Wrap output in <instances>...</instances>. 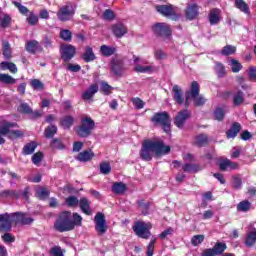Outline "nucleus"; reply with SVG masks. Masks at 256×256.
Segmentation results:
<instances>
[{
	"label": "nucleus",
	"instance_id": "obj_28",
	"mask_svg": "<svg viewBox=\"0 0 256 256\" xmlns=\"http://www.w3.org/2000/svg\"><path fill=\"white\" fill-rule=\"evenodd\" d=\"M127 191V185L123 182H116L112 185V192L116 195H123Z\"/></svg>",
	"mask_w": 256,
	"mask_h": 256
},
{
	"label": "nucleus",
	"instance_id": "obj_39",
	"mask_svg": "<svg viewBox=\"0 0 256 256\" xmlns=\"http://www.w3.org/2000/svg\"><path fill=\"white\" fill-rule=\"evenodd\" d=\"M212 249H214V253H216V256L222 255L227 249V244L223 242H217Z\"/></svg>",
	"mask_w": 256,
	"mask_h": 256
},
{
	"label": "nucleus",
	"instance_id": "obj_42",
	"mask_svg": "<svg viewBox=\"0 0 256 256\" xmlns=\"http://www.w3.org/2000/svg\"><path fill=\"white\" fill-rule=\"evenodd\" d=\"M2 51L5 59H11V44L5 40L2 42Z\"/></svg>",
	"mask_w": 256,
	"mask_h": 256
},
{
	"label": "nucleus",
	"instance_id": "obj_23",
	"mask_svg": "<svg viewBox=\"0 0 256 256\" xmlns=\"http://www.w3.org/2000/svg\"><path fill=\"white\" fill-rule=\"evenodd\" d=\"M26 51L34 55L36 51H43V47H41L37 40H32L26 43Z\"/></svg>",
	"mask_w": 256,
	"mask_h": 256
},
{
	"label": "nucleus",
	"instance_id": "obj_3",
	"mask_svg": "<svg viewBox=\"0 0 256 256\" xmlns=\"http://www.w3.org/2000/svg\"><path fill=\"white\" fill-rule=\"evenodd\" d=\"M71 212L64 211L60 213L56 222L54 223V229L59 233H65L67 231H73V223L71 222Z\"/></svg>",
	"mask_w": 256,
	"mask_h": 256
},
{
	"label": "nucleus",
	"instance_id": "obj_11",
	"mask_svg": "<svg viewBox=\"0 0 256 256\" xmlns=\"http://www.w3.org/2000/svg\"><path fill=\"white\" fill-rule=\"evenodd\" d=\"M94 223L98 235H105V233H107V221L105 220V215L103 213L99 212L96 214Z\"/></svg>",
	"mask_w": 256,
	"mask_h": 256
},
{
	"label": "nucleus",
	"instance_id": "obj_62",
	"mask_svg": "<svg viewBox=\"0 0 256 256\" xmlns=\"http://www.w3.org/2000/svg\"><path fill=\"white\" fill-rule=\"evenodd\" d=\"M154 57L155 59H158V60L167 59V53H165V51L161 49H158L154 52Z\"/></svg>",
	"mask_w": 256,
	"mask_h": 256
},
{
	"label": "nucleus",
	"instance_id": "obj_49",
	"mask_svg": "<svg viewBox=\"0 0 256 256\" xmlns=\"http://www.w3.org/2000/svg\"><path fill=\"white\" fill-rule=\"evenodd\" d=\"M100 173H102V175H109L111 173V164L102 162L100 164Z\"/></svg>",
	"mask_w": 256,
	"mask_h": 256
},
{
	"label": "nucleus",
	"instance_id": "obj_34",
	"mask_svg": "<svg viewBox=\"0 0 256 256\" xmlns=\"http://www.w3.org/2000/svg\"><path fill=\"white\" fill-rule=\"evenodd\" d=\"M230 67H231V71L232 73H239V71H241V69H243V65H241L237 59L235 58H231L230 59V63H229Z\"/></svg>",
	"mask_w": 256,
	"mask_h": 256
},
{
	"label": "nucleus",
	"instance_id": "obj_47",
	"mask_svg": "<svg viewBox=\"0 0 256 256\" xmlns=\"http://www.w3.org/2000/svg\"><path fill=\"white\" fill-rule=\"evenodd\" d=\"M36 195L39 199H47V197H49V190H47V188L39 187L36 189Z\"/></svg>",
	"mask_w": 256,
	"mask_h": 256
},
{
	"label": "nucleus",
	"instance_id": "obj_51",
	"mask_svg": "<svg viewBox=\"0 0 256 256\" xmlns=\"http://www.w3.org/2000/svg\"><path fill=\"white\" fill-rule=\"evenodd\" d=\"M14 6L19 10V13H21V15H29L31 13V11H29V9L25 6H23L21 3L19 2H13Z\"/></svg>",
	"mask_w": 256,
	"mask_h": 256
},
{
	"label": "nucleus",
	"instance_id": "obj_30",
	"mask_svg": "<svg viewBox=\"0 0 256 256\" xmlns=\"http://www.w3.org/2000/svg\"><path fill=\"white\" fill-rule=\"evenodd\" d=\"M0 83H4L6 85H15L17 80L9 74L0 73Z\"/></svg>",
	"mask_w": 256,
	"mask_h": 256
},
{
	"label": "nucleus",
	"instance_id": "obj_26",
	"mask_svg": "<svg viewBox=\"0 0 256 256\" xmlns=\"http://www.w3.org/2000/svg\"><path fill=\"white\" fill-rule=\"evenodd\" d=\"M95 157V154L91 150H85L83 152H80L77 156V160L81 162H87L91 161Z\"/></svg>",
	"mask_w": 256,
	"mask_h": 256
},
{
	"label": "nucleus",
	"instance_id": "obj_22",
	"mask_svg": "<svg viewBox=\"0 0 256 256\" xmlns=\"http://www.w3.org/2000/svg\"><path fill=\"white\" fill-rule=\"evenodd\" d=\"M239 131H241V124L234 122L231 128L226 132L227 139H235V137H237L239 134Z\"/></svg>",
	"mask_w": 256,
	"mask_h": 256
},
{
	"label": "nucleus",
	"instance_id": "obj_7",
	"mask_svg": "<svg viewBox=\"0 0 256 256\" xmlns=\"http://www.w3.org/2000/svg\"><path fill=\"white\" fill-rule=\"evenodd\" d=\"M33 221V218L27 216L25 213L16 212L8 214L9 231H11L13 223H15V225H19V223H22V225H31Z\"/></svg>",
	"mask_w": 256,
	"mask_h": 256
},
{
	"label": "nucleus",
	"instance_id": "obj_12",
	"mask_svg": "<svg viewBox=\"0 0 256 256\" xmlns=\"http://www.w3.org/2000/svg\"><path fill=\"white\" fill-rule=\"evenodd\" d=\"M153 31L162 39H169L171 37V28L166 23H156L153 26Z\"/></svg>",
	"mask_w": 256,
	"mask_h": 256
},
{
	"label": "nucleus",
	"instance_id": "obj_52",
	"mask_svg": "<svg viewBox=\"0 0 256 256\" xmlns=\"http://www.w3.org/2000/svg\"><path fill=\"white\" fill-rule=\"evenodd\" d=\"M50 147L52 149H65V144H63V142L57 138L53 139Z\"/></svg>",
	"mask_w": 256,
	"mask_h": 256
},
{
	"label": "nucleus",
	"instance_id": "obj_58",
	"mask_svg": "<svg viewBox=\"0 0 256 256\" xmlns=\"http://www.w3.org/2000/svg\"><path fill=\"white\" fill-rule=\"evenodd\" d=\"M101 91L104 93V95H111L113 88L107 82H101Z\"/></svg>",
	"mask_w": 256,
	"mask_h": 256
},
{
	"label": "nucleus",
	"instance_id": "obj_10",
	"mask_svg": "<svg viewBox=\"0 0 256 256\" xmlns=\"http://www.w3.org/2000/svg\"><path fill=\"white\" fill-rule=\"evenodd\" d=\"M156 11L160 13V15H163V17H167L173 21L179 19V15L175 12L173 5H158L156 6Z\"/></svg>",
	"mask_w": 256,
	"mask_h": 256
},
{
	"label": "nucleus",
	"instance_id": "obj_41",
	"mask_svg": "<svg viewBox=\"0 0 256 256\" xmlns=\"http://www.w3.org/2000/svg\"><path fill=\"white\" fill-rule=\"evenodd\" d=\"M35 149H37V143L30 142L24 146L23 153L24 155H31L32 153H35Z\"/></svg>",
	"mask_w": 256,
	"mask_h": 256
},
{
	"label": "nucleus",
	"instance_id": "obj_19",
	"mask_svg": "<svg viewBox=\"0 0 256 256\" xmlns=\"http://www.w3.org/2000/svg\"><path fill=\"white\" fill-rule=\"evenodd\" d=\"M97 91H99V86H97V84L90 85V87L83 92L82 99L84 101H90V99L95 97V93H97Z\"/></svg>",
	"mask_w": 256,
	"mask_h": 256
},
{
	"label": "nucleus",
	"instance_id": "obj_61",
	"mask_svg": "<svg viewBox=\"0 0 256 256\" xmlns=\"http://www.w3.org/2000/svg\"><path fill=\"white\" fill-rule=\"evenodd\" d=\"M243 92L239 91L234 95V105H241L243 103Z\"/></svg>",
	"mask_w": 256,
	"mask_h": 256
},
{
	"label": "nucleus",
	"instance_id": "obj_6",
	"mask_svg": "<svg viewBox=\"0 0 256 256\" xmlns=\"http://www.w3.org/2000/svg\"><path fill=\"white\" fill-rule=\"evenodd\" d=\"M132 229L137 237H140L141 239H149V237H151L153 224H151V222L137 221L134 223Z\"/></svg>",
	"mask_w": 256,
	"mask_h": 256
},
{
	"label": "nucleus",
	"instance_id": "obj_14",
	"mask_svg": "<svg viewBox=\"0 0 256 256\" xmlns=\"http://www.w3.org/2000/svg\"><path fill=\"white\" fill-rule=\"evenodd\" d=\"M189 117H191V112L189 110H181L174 118V125H176L178 129H183V126L185 125Z\"/></svg>",
	"mask_w": 256,
	"mask_h": 256
},
{
	"label": "nucleus",
	"instance_id": "obj_20",
	"mask_svg": "<svg viewBox=\"0 0 256 256\" xmlns=\"http://www.w3.org/2000/svg\"><path fill=\"white\" fill-rule=\"evenodd\" d=\"M112 33H114L115 37L121 38L127 35V27L121 23L114 24L112 26Z\"/></svg>",
	"mask_w": 256,
	"mask_h": 256
},
{
	"label": "nucleus",
	"instance_id": "obj_37",
	"mask_svg": "<svg viewBox=\"0 0 256 256\" xmlns=\"http://www.w3.org/2000/svg\"><path fill=\"white\" fill-rule=\"evenodd\" d=\"M83 59H84V61H86V63L95 61V53H93V48H91L89 46L86 48V51L83 55Z\"/></svg>",
	"mask_w": 256,
	"mask_h": 256
},
{
	"label": "nucleus",
	"instance_id": "obj_25",
	"mask_svg": "<svg viewBox=\"0 0 256 256\" xmlns=\"http://www.w3.org/2000/svg\"><path fill=\"white\" fill-rule=\"evenodd\" d=\"M112 71L115 75H123V60L119 58L113 59Z\"/></svg>",
	"mask_w": 256,
	"mask_h": 256
},
{
	"label": "nucleus",
	"instance_id": "obj_38",
	"mask_svg": "<svg viewBox=\"0 0 256 256\" xmlns=\"http://www.w3.org/2000/svg\"><path fill=\"white\" fill-rule=\"evenodd\" d=\"M250 209H251V202L247 200L241 201L237 205V211H240L242 213H247V211H250Z\"/></svg>",
	"mask_w": 256,
	"mask_h": 256
},
{
	"label": "nucleus",
	"instance_id": "obj_16",
	"mask_svg": "<svg viewBox=\"0 0 256 256\" xmlns=\"http://www.w3.org/2000/svg\"><path fill=\"white\" fill-rule=\"evenodd\" d=\"M208 19L210 25H218V23L221 22V19H223V17L221 16V10L217 8L211 9Z\"/></svg>",
	"mask_w": 256,
	"mask_h": 256
},
{
	"label": "nucleus",
	"instance_id": "obj_44",
	"mask_svg": "<svg viewBox=\"0 0 256 256\" xmlns=\"http://www.w3.org/2000/svg\"><path fill=\"white\" fill-rule=\"evenodd\" d=\"M235 51H237V48L235 46L227 45L223 47V49L221 50V55H224L225 57H227L229 55L235 54Z\"/></svg>",
	"mask_w": 256,
	"mask_h": 256
},
{
	"label": "nucleus",
	"instance_id": "obj_64",
	"mask_svg": "<svg viewBox=\"0 0 256 256\" xmlns=\"http://www.w3.org/2000/svg\"><path fill=\"white\" fill-rule=\"evenodd\" d=\"M250 81H256V68L255 66L249 67L247 70Z\"/></svg>",
	"mask_w": 256,
	"mask_h": 256
},
{
	"label": "nucleus",
	"instance_id": "obj_57",
	"mask_svg": "<svg viewBox=\"0 0 256 256\" xmlns=\"http://www.w3.org/2000/svg\"><path fill=\"white\" fill-rule=\"evenodd\" d=\"M103 19L105 21H113L115 19V13L111 9H107L103 13Z\"/></svg>",
	"mask_w": 256,
	"mask_h": 256
},
{
	"label": "nucleus",
	"instance_id": "obj_48",
	"mask_svg": "<svg viewBox=\"0 0 256 256\" xmlns=\"http://www.w3.org/2000/svg\"><path fill=\"white\" fill-rule=\"evenodd\" d=\"M215 72L217 73L218 77H225V66L221 64V62L215 63Z\"/></svg>",
	"mask_w": 256,
	"mask_h": 256
},
{
	"label": "nucleus",
	"instance_id": "obj_21",
	"mask_svg": "<svg viewBox=\"0 0 256 256\" xmlns=\"http://www.w3.org/2000/svg\"><path fill=\"white\" fill-rule=\"evenodd\" d=\"M9 213L0 214V233L9 232L10 224L8 223Z\"/></svg>",
	"mask_w": 256,
	"mask_h": 256
},
{
	"label": "nucleus",
	"instance_id": "obj_63",
	"mask_svg": "<svg viewBox=\"0 0 256 256\" xmlns=\"http://www.w3.org/2000/svg\"><path fill=\"white\" fill-rule=\"evenodd\" d=\"M42 159H43V153L41 152H37L32 156V162L34 163V165H39Z\"/></svg>",
	"mask_w": 256,
	"mask_h": 256
},
{
	"label": "nucleus",
	"instance_id": "obj_54",
	"mask_svg": "<svg viewBox=\"0 0 256 256\" xmlns=\"http://www.w3.org/2000/svg\"><path fill=\"white\" fill-rule=\"evenodd\" d=\"M203 241H205L204 235H195L191 239V243L194 247H197V245H201Z\"/></svg>",
	"mask_w": 256,
	"mask_h": 256
},
{
	"label": "nucleus",
	"instance_id": "obj_9",
	"mask_svg": "<svg viewBox=\"0 0 256 256\" xmlns=\"http://www.w3.org/2000/svg\"><path fill=\"white\" fill-rule=\"evenodd\" d=\"M73 15H75V8H73L72 4H66L60 7L57 12L59 21H71V19H73Z\"/></svg>",
	"mask_w": 256,
	"mask_h": 256
},
{
	"label": "nucleus",
	"instance_id": "obj_13",
	"mask_svg": "<svg viewBox=\"0 0 256 256\" xmlns=\"http://www.w3.org/2000/svg\"><path fill=\"white\" fill-rule=\"evenodd\" d=\"M61 57L65 63H69L74 57L76 53L75 46L70 44H64L60 48Z\"/></svg>",
	"mask_w": 256,
	"mask_h": 256
},
{
	"label": "nucleus",
	"instance_id": "obj_43",
	"mask_svg": "<svg viewBox=\"0 0 256 256\" xmlns=\"http://www.w3.org/2000/svg\"><path fill=\"white\" fill-rule=\"evenodd\" d=\"M67 207L75 208L79 205V199L77 196H69L65 199Z\"/></svg>",
	"mask_w": 256,
	"mask_h": 256
},
{
	"label": "nucleus",
	"instance_id": "obj_45",
	"mask_svg": "<svg viewBox=\"0 0 256 256\" xmlns=\"http://www.w3.org/2000/svg\"><path fill=\"white\" fill-rule=\"evenodd\" d=\"M10 23H11V16L3 12L1 15L0 26L5 29L6 27H9Z\"/></svg>",
	"mask_w": 256,
	"mask_h": 256
},
{
	"label": "nucleus",
	"instance_id": "obj_24",
	"mask_svg": "<svg viewBox=\"0 0 256 256\" xmlns=\"http://www.w3.org/2000/svg\"><path fill=\"white\" fill-rule=\"evenodd\" d=\"M246 247H253L256 243V228H253L251 231L247 232L245 241Z\"/></svg>",
	"mask_w": 256,
	"mask_h": 256
},
{
	"label": "nucleus",
	"instance_id": "obj_55",
	"mask_svg": "<svg viewBox=\"0 0 256 256\" xmlns=\"http://www.w3.org/2000/svg\"><path fill=\"white\" fill-rule=\"evenodd\" d=\"M3 197H10L11 199H17L19 197V192L15 190H4L2 192Z\"/></svg>",
	"mask_w": 256,
	"mask_h": 256
},
{
	"label": "nucleus",
	"instance_id": "obj_53",
	"mask_svg": "<svg viewBox=\"0 0 256 256\" xmlns=\"http://www.w3.org/2000/svg\"><path fill=\"white\" fill-rule=\"evenodd\" d=\"M27 22L29 25H37L39 23V17L35 15L33 12H30L27 17Z\"/></svg>",
	"mask_w": 256,
	"mask_h": 256
},
{
	"label": "nucleus",
	"instance_id": "obj_33",
	"mask_svg": "<svg viewBox=\"0 0 256 256\" xmlns=\"http://www.w3.org/2000/svg\"><path fill=\"white\" fill-rule=\"evenodd\" d=\"M235 7L242 11V13H245L246 15H249V5L243 0H236L235 1Z\"/></svg>",
	"mask_w": 256,
	"mask_h": 256
},
{
	"label": "nucleus",
	"instance_id": "obj_40",
	"mask_svg": "<svg viewBox=\"0 0 256 256\" xmlns=\"http://www.w3.org/2000/svg\"><path fill=\"white\" fill-rule=\"evenodd\" d=\"M73 123H75V119L71 116H66L61 119V126L63 129H70Z\"/></svg>",
	"mask_w": 256,
	"mask_h": 256
},
{
	"label": "nucleus",
	"instance_id": "obj_2",
	"mask_svg": "<svg viewBox=\"0 0 256 256\" xmlns=\"http://www.w3.org/2000/svg\"><path fill=\"white\" fill-rule=\"evenodd\" d=\"M193 99L196 107H201V105H205V97L199 95V83L197 81H193L190 87V90L185 93V107H189V101Z\"/></svg>",
	"mask_w": 256,
	"mask_h": 256
},
{
	"label": "nucleus",
	"instance_id": "obj_18",
	"mask_svg": "<svg viewBox=\"0 0 256 256\" xmlns=\"http://www.w3.org/2000/svg\"><path fill=\"white\" fill-rule=\"evenodd\" d=\"M78 205L85 215H92L93 211L91 210V202L87 198H81L78 202Z\"/></svg>",
	"mask_w": 256,
	"mask_h": 256
},
{
	"label": "nucleus",
	"instance_id": "obj_29",
	"mask_svg": "<svg viewBox=\"0 0 256 256\" xmlns=\"http://www.w3.org/2000/svg\"><path fill=\"white\" fill-rule=\"evenodd\" d=\"M182 169L185 173H197V171H201L203 168L199 164L188 163L183 165Z\"/></svg>",
	"mask_w": 256,
	"mask_h": 256
},
{
	"label": "nucleus",
	"instance_id": "obj_32",
	"mask_svg": "<svg viewBox=\"0 0 256 256\" xmlns=\"http://www.w3.org/2000/svg\"><path fill=\"white\" fill-rule=\"evenodd\" d=\"M154 69L155 67L153 66H143L140 64H135L134 66V71L136 73H151Z\"/></svg>",
	"mask_w": 256,
	"mask_h": 256
},
{
	"label": "nucleus",
	"instance_id": "obj_46",
	"mask_svg": "<svg viewBox=\"0 0 256 256\" xmlns=\"http://www.w3.org/2000/svg\"><path fill=\"white\" fill-rule=\"evenodd\" d=\"M72 217H73V220H71V223L73 225V229H75V226L81 227L83 223V217H81L79 213H74Z\"/></svg>",
	"mask_w": 256,
	"mask_h": 256
},
{
	"label": "nucleus",
	"instance_id": "obj_27",
	"mask_svg": "<svg viewBox=\"0 0 256 256\" xmlns=\"http://www.w3.org/2000/svg\"><path fill=\"white\" fill-rule=\"evenodd\" d=\"M0 69L1 71H10V73H17L18 69H17V65H15V63L13 62H7L4 61L0 64Z\"/></svg>",
	"mask_w": 256,
	"mask_h": 256
},
{
	"label": "nucleus",
	"instance_id": "obj_35",
	"mask_svg": "<svg viewBox=\"0 0 256 256\" xmlns=\"http://www.w3.org/2000/svg\"><path fill=\"white\" fill-rule=\"evenodd\" d=\"M194 145H197V147H204V145H207V135L200 134L194 138Z\"/></svg>",
	"mask_w": 256,
	"mask_h": 256
},
{
	"label": "nucleus",
	"instance_id": "obj_5",
	"mask_svg": "<svg viewBox=\"0 0 256 256\" xmlns=\"http://www.w3.org/2000/svg\"><path fill=\"white\" fill-rule=\"evenodd\" d=\"M94 129L95 121L90 116H84L80 125L76 128V133L79 137H89Z\"/></svg>",
	"mask_w": 256,
	"mask_h": 256
},
{
	"label": "nucleus",
	"instance_id": "obj_50",
	"mask_svg": "<svg viewBox=\"0 0 256 256\" xmlns=\"http://www.w3.org/2000/svg\"><path fill=\"white\" fill-rule=\"evenodd\" d=\"M157 242V238H153L152 241L147 246L146 255L153 256L155 253V243Z\"/></svg>",
	"mask_w": 256,
	"mask_h": 256
},
{
	"label": "nucleus",
	"instance_id": "obj_1",
	"mask_svg": "<svg viewBox=\"0 0 256 256\" xmlns=\"http://www.w3.org/2000/svg\"><path fill=\"white\" fill-rule=\"evenodd\" d=\"M170 151L171 147L165 145L161 140H145L142 144L140 156L143 161H151L153 159V153L159 157L161 155H167Z\"/></svg>",
	"mask_w": 256,
	"mask_h": 256
},
{
	"label": "nucleus",
	"instance_id": "obj_15",
	"mask_svg": "<svg viewBox=\"0 0 256 256\" xmlns=\"http://www.w3.org/2000/svg\"><path fill=\"white\" fill-rule=\"evenodd\" d=\"M173 99L177 105H184L185 107V97H183V90L178 85L172 87Z\"/></svg>",
	"mask_w": 256,
	"mask_h": 256
},
{
	"label": "nucleus",
	"instance_id": "obj_8",
	"mask_svg": "<svg viewBox=\"0 0 256 256\" xmlns=\"http://www.w3.org/2000/svg\"><path fill=\"white\" fill-rule=\"evenodd\" d=\"M153 123L162 125L165 133H171V118L167 112L156 113L152 118Z\"/></svg>",
	"mask_w": 256,
	"mask_h": 256
},
{
	"label": "nucleus",
	"instance_id": "obj_17",
	"mask_svg": "<svg viewBox=\"0 0 256 256\" xmlns=\"http://www.w3.org/2000/svg\"><path fill=\"white\" fill-rule=\"evenodd\" d=\"M199 15V6L197 4H189L186 8V18L193 21Z\"/></svg>",
	"mask_w": 256,
	"mask_h": 256
},
{
	"label": "nucleus",
	"instance_id": "obj_31",
	"mask_svg": "<svg viewBox=\"0 0 256 256\" xmlns=\"http://www.w3.org/2000/svg\"><path fill=\"white\" fill-rule=\"evenodd\" d=\"M100 51L104 57H111V55H115V47L107 46V45H102L100 47Z\"/></svg>",
	"mask_w": 256,
	"mask_h": 256
},
{
	"label": "nucleus",
	"instance_id": "obj_60",
	"mask_svg": "<svg viewBox=\"0 0 256 256\" xmlns=\"http://www.w3.org/2000/svg\"><path fill=\"white\" fill-rule=\"evenodd\" d=\"M132 103L137 109H143L145 107V102L140 98H132Z\"/></svg>",
	"mask_w": 256,
	"mask_h": 256
},
{
	"label": "nucleus",
	"instance_id": "obj_4",
	"mask_svg": "<svg viewBox=\"0 0 256 256\" xmlns=\"http://www.w3.org/2000/svg\"><path fill=\"white\" fill-rule=\"evenodd\" d=\"M13 127H17V124L6 122L0 126V145L5 143V138H3L5 136L9 137V139H19L23 137V131L13 130Z\"/></svg>",
	"mask_w": 256,
	"mask_h": 256
},
{
	"label": "nucleus",
	"instance_id": "obj_36",
	"mask_svg": "<svg viewBox=\"0 0 256 256\" xmlns=\"http://www.w3.org/2000/svg\"><path fill=\"white\" fill-rule=\"evenodd\" d=\"M44 135L47 139H52V137H55V135H57V126H48L44 131Z\"/></svg>",
	"mask_w": 256,
	"mask_h": 256
},
{
	"label": "nucleus",
	"instance_id": "obj_56",
	"mask_svg": "<svg viewBox=\"0 0 256 256\" xmlns=\"http://www.w3.org/2000/svg\"><path fill=\"white\" fill-rule=\"evenodd\" d=\"M214 117L216 121H223V118L225 117V110H223V108H217L214 111Z\"/></svg>",
	"mask_w": 256,
	"mask_h": 256
},
{
	"label": "nucleus",
	"instance_id": "obj_59",
	"mask_svg": "<svg viewBox=\"0 0 256 256\" xmlns=\"http://www.w3.org/2000/svg\"><path fill=\"white\" fill-rule=\"evenodd\" d=\"M60 37L63 39V41H71L73 34L70 32V30L65 29L60 31Z\"/></svg>",
	"mask_w": 256,
	"mask_h": 256
}]
</instances>
